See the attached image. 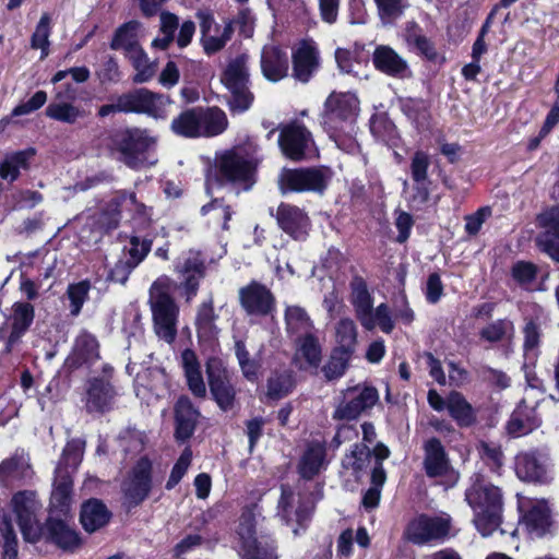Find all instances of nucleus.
Segmentation results:
<instances>
[{
    "mask_svg": "<svg viewBox=\"0 0 559 559\" xmlns=\"http://www.w3.org/2000/svg\"><path fill=\"white\" fill-rule=\"evenodd\" d=\"M465 500L474 511V524L483 536L491 535L501 523L502 495L499 487L476 476L465 491Z\"/></svg>",
    "mask_w": 559,
    "mask_h": 559,
    "instance_id": "f257e3e1",
    "label": "nucleus"
},
{
    "mask_svg": "<svg viewBox=\"0 0 559 559\" xmlns=\"http://www.w3.org/2000/svg\"><path fill=\"white\" fill-rule=\"evenodd\" d=\"M175 283L170 277L159 276L150 288L154 332L158 338L170 344L177 336L179 308L171 297Z\"/></svg>",
    "mask_w": 559,
    "mask_h": 559,
    "instance_id": "f03ea898",
    "label": "nucleus"
},
{
    "mask_svg": "<svg viewBox=\"0 0 559 559\" xmlns=\"http://www.w3.org/2000/svg\"><path fill=\"white\" fill-rule=\"evenodd\" d=\"M258 145L248 141L245 145L225 152L217 160L222 180L249 190L255 182V167L259 162Z\"/></svg>",
    "mask_w": 559,
    "mask_h": 559,
    "instance_id": "7ed1b4c3",
    "label": "nucleus"
},
{
    "mask_svg": "<svg viewBox=\"0 0 559 559\" xmlns=\"http://www.w3.org/2000/svg\"><path fill=\"white\" fill-rule=\"evenodd\" d=\"M112 144L120 153L121 162L130 168L139 169L155 165L157 162L152 154L157 138L146 129L133 128L117 132L112 138Z\"/></svg>",
    "mask_w": 559,
    "mask_h": 559,
    "instance_id": "20e7f679",
    "label": "nucleus"
},
{
    "mask_svg": "<svg viewBox=\"0 0 559 559\" xmlns=\"http://www.w3.org/2000/svg\"><path fill=\"white\" fill-rule=\"evenodd\" d=\"M333 173L328 167L283 169L278 187L283 194L288 192H314L322 194L328 188Z\"/></svg>",
    "mask_w": 559,
    "mask_h": 559,
    "instance_id": "39448f33",
    "label": "nucleus"
},
{
    "mask_svg": "<svg viewBox=\"0 0 559 559\" xmlns=\"http://www.w3.org/2000/svg\"><path fill=\"white\" fill-rule=\"evenodd\" d=\"M359 112V100L350 92H333L324 103L322 126L331 138L343 130L344 126L352 124Z\"/></svg>",
    "mask_w": 559,
    "mask_h": 559,
    "instance_id": "423d86ee",
    "label": "nucleus"
},
{
    "mask_svg": "<svg viewBox=\"0 0 559 559\" xmlns=\"http://www.w3.org/2000/svg\"><path fill=\"white\" fill-rule=\"evenodd\" d=\"M248 57L242 55L230 61L222 78L230 92L229 107L235 112H243L250 108L253 94L249 90Z\"/></svg>",
    "mask_w": 559,
    "mask_h": 559,
    "instance_id": "0eeeda50",
    "label": "nucleus"
},
{
    "mask_svg": "<svg viewBox=\"0 0 559 559\" xmlns=\"http://www.w3.org/2000/svg\"><path fill=\"white\" fill-rule=\"evenodd\" d=\"M12 509L23 538L27 543H36L44 534L38 514L41 504L34 491H20L11 500Z\"/></svg>",
    "mask_w": 559,
    "mask_h": 559,
    "instance_id": "6e6552de",
    "label": "nucleus"
},
{
    "mask_svg": "<svg viewBox=\"0 0 559 559\" xmlns=\"http://www.w3.org/2000/svg\"><path fill=\"white\" fill-rule=\"evenodd\" d=\"M514 469L522 481L548 485L555 479V467L549 454L544 450L520 452L515 456Z\"/></svg>",
    "mask_w": 559,
    "mask_h": 559,
    "instance_id": "1a4fd4ad",
    "label": "nucleus"
},
{
    "mask_svg": "<svg viewBox=\"0 0 559 559\" xmlns=\"http://www.w3.org/2000/svg\"><path fill=\"white\" fill-rule=\"evenodd\" d=\"M520 523L532 538L552 532L554 521L548 503L544 499L519 496Z\"/></svg>",
    "mask_w": 559,
    "mask_h": 559,
    "instance_id": "9d476101",
    "label": "nucleus"
},
{
    "mask_svg": "<svg viewBox=\"0 0 559 559\" xmlns=\"http://www.w3.org/2000/svg\"><path fill=\"white\" fill-rule=\"evenodd\" d=\"M128 112L143 114L156 120H165L170 114L173 100L164 94L147 88H139L122 95L120 103Z\"/></svg>",
    "mask_w": 559,
    "mask_h": 559,
    "instance_id": "9b49d317",
    "label": "nucleus"
},
{
    "mask_svg": "<svg viewBox=\"0 0 559 559\" xmlns=\"http://www.w3.org/2000/svg\"><path fill=\"white\" fill-rule=\"evenodd\" d=\"M241 542L240 554L243 559H278L274 540L255 537V515L248 510L241 514L238 527Z\"/></svg>",
    "mask_w": 559,
    "mask_h": 559,
    "instance_id": "f8f14e48",
    "label": "nucleus"
},
{
    "mask_svg": "<svg viewBox=\"0 0 559 559\" xmlns=\"http://www.w3.org/2000/svg\"><path fill=\"white\" fill-rule=\"evenodd\" d=\"M451 528V516L442 513L430 516L420 514L414 518L405 530V537L416 545L444 539Z\"/></svg>",
    "mask_w": 559,
    "mask_h": 559,
    "instance_id": "ddd939ff",
    "label": "nucleus"
},
{
    "mask_svg": "<svg viewBox=\"0 0 559 559\" xmlns=\"http://www.w3.org/2000/svg\"><path fill=\"white\" fill-rule=\"evenodd\" d=\"M343 396V401L334 412V418L337 419H355L379 400L378 391L367 385L349 386L344 391Z\"/></svg>",
    "mask_w": 559,
    "mask_h": 559,
    "instance_id": "4468645a",
    "label": "nucleus"
},
{
    "mask_svg": "<svg viewBox=\"0 0 559 559\" xmlns=\"http://www.w3.org/2000/svg\"><path fill=\"white\" fill-rule=\"evenodd\" d=\"M239 300L249 316L264 317L275 311V297L271 290L257 282L240 288Z\"/></svg>",
    "mask_w": 559,
    "mask_h": 559,
    "instance_id": "2eb2a0df",
    "label": "nucleus"
},
{
    "mask_svg": "<svg viewBox=\"0 0 559 559\" xmlns=\"http://www.w3.org/2000/svg\"><path fill=\"white\" fill-rule=\"evenodd\" d=\"M175 270L181 277V285L186 290L187 299L190 300L197 295L200 280L204 277V258L199 251L189 250L178 259Z\"/></svg>",
    "mask_w": 559,
    "mask_h": 559,
    "instance_id": "dca6fc26",
    "label": "nucleus"
},
{
    "mask_svg": "<svg viewBox=\"0 0 559 559\" xmlns=\"http://www.w3.org/2000/svg\"><path fill=\"white\" fill-rule=\"evenodd\" d=\"M278 144L285 156L299 160L305 157L313 141L306 127L292 122L281 129Z\"/></svg>",
    "mask_w": 559,
    "mask_h": 559,
    "instance_id": "f3484780",
    "label": "nucleus"
},
{
    "mask_svg": "<svg viewBox=\"0 0 559 559\" xmlns=\"http://www.w3.org/2000/svg\"><path fill=\"white\" fill-rule=\"evenodd\" d=\"M209 385L212 395L223 409H228L234 402L235 390L229 374L217 359H210L206 365Z\"/></svg>",
    "mask_w": 559,
    "mask_h": 559,
    "instance_id": "a211bd4d",
    "label": "nucleus"
},
{
    "mask_svg": "<svg viewBox=\"0 0 559 559\" xmlns=\"http://www.w3.org/2000/svg\"><path fill=\"white\" fill-rule=\"evenodd\" d=\"M275 217L283 231L296 240L306 239L310 228V219L304 210L289 203H281Z\"/></svg>",
    "mask_w": 559,
    "mask_h": 559,
    "instance_id": "6ab92c4d",
    "label": "nucleus"
},
{
    "mask_svg": "<svg viewBox=\"0 0 559 559\" xmlns=\"http://www.w3.org/2000/svg\"><path fill=\"white\" fill-rule=\"evenodd\" d=\"M538 223L544 228L536 239L542 251L559 262V205H555L538 216Z\"/></svg>",
    "mask_w": 559,
    "mask_h": 559,
    "instance_id": "aec40b11",
    "label": "nucleus"
},
{
    "mask_svg": "<svg viewBox=\"0 0 559 559\" xmlns=\"http://www.w3.org/2000/svg\"><path fill=\"white\" fill-rule=\"evenodd\" d=\"M201 40L206 53H215L224 48L231 38L233 26L230 23L218 25L210 14L199 13Z\"/></svg>",
    "mask_w": 559,
    "mask_h": 559,
    "instance_id": "412c9836",
    "label": "nucleus"
},
{
    "mask_svg": "<svg viewBox=\"0 0 559 559\" xmlns=\"http://www.w3.org/2000/svg\"><path fill=\"white\" fill-rule=\"evenodd\" d=\"M150 489L151 464L147 460H141L123 484L124 498L130 506H138L147 497Z\"/></svg>",
    "mask_w": 559,
    "mask_h": 559,
    "instance_id": "4be33fe9",
    "label": "nucleus"
},
{
    "mask_svg": "<svg viewBox=\"0 0 559 559\" xmlns=\"http://www.w3.org/2000/svg\"><path fill=\"white\" fill-rule=\"evenodd\" d=\"M319 67V51L313 41H301L293 52V75L307 83Z\"/></svg>",
    "mask_w": 559,
    "mask_h": 559,
    "instance_id": "5701e85b",
    "label": "nucleus"
},
{
    "mask_svg": "<svg viewBox=\"0 0 559 559\" xmlns=\"http://www.w3.org/2000/svg\"><path fill=\"white\" fill-rule=\"evenodd\" d=\"M116 395L109 380L94 378L87 386L85 407L90 413H105L112 408Z\"/></svg>",
    "mask_w": 559,
    "mask_h": 559,
    "instance_id": "b1692460",
    "label": "nucleus"
},
{
    "mask_svg": "<svg viewBox=\"0 0 559 559\" xmlns=\"http://www.w3.org/2000/svg\"><path fill=\"white\" fill-rule=\"evenodd\" d=\"M294 362L301 370L317 369L322 359V348L317 336V331L294 338Z\"/></svg>",
    "mask_w": 559,
    "mask_h": 559,
    "instance_id": "393cba45",
    "label": "nucleus"
},
{
    "mask_svg": "<svg viewBox=\"0 0 559 559\" xmlns=\"http://www.w3.org/2000/svg\"><path fill=\"white\" fill-rule=\"evenodd\" d=\"M372 62L377 70L390 76L402 79L409 74L407 61L390 46H378L372 53Z\"/></svg>",
    "mask_w": 559,
    "mask_h": 559,
    "instance_id": "a878e982",
    "label": "nucleus"
},
{
    "mask_svg": "<svg viewBox=\"0 0 559 559\" xmlns=\"http://www.w3.org/2000/svg\"><path fill=\"white\" fill-rule=\"evenodd\" d=\"M349 287V301L354 307L357 320L361 326H370L369 312L373 308V297L368 289L366 281L361 276L356 275L352 278Z\"/></svg>",
    "mask_w": 559,
    "mask_h": 559,
    "instance_id": "bb28decb",
    "label": "nucleus"
},
{
    "mask_svg": "<svg viewBox=\"0 0 559 559\" xmlns=\"http://www.w3.org/2000/svg\"><path fill=\"white\" fill-rule=\"evenodd\" d=\"M424 468L428 477H441L451 471L444 447L437 438L427 440L424 444Z\"/></svg>",
    "mask_w": 559,
    "mask_h": 559,
    "instance_id": "cd10ccee",
    "label": "nucleus"
},
{
    "mask_svg": "<svg viewBox=\"0 0 559 559\" xmlns=\"http://www.w3.org/2000/svg\"><path fill=\"white\" fill-rule=\"evenodd\" d=\"M261 71L271 82H278L288 73V58L278 47L266 45L261 52Z\"/></svg>",
    "mask_w": 559,
    "mask_h": 559,
    "instance_id": "c85d7f7f",
    "label": "nucleus"
},
{
    "mask_svg": "<svg viewBox=\"0 0 559 559\" xmlns=\"http://www.w3.org/2000/svg\"><path fill=\"white\" fill-rule=\"evenodd\" d=\"M35 317L34 307L28 302H15L12 306L11 333L8 337L5 350L10 353L12 347L25 334Z\"/></svg>",
    "mask_w": 559,
    "mask_h": 559,
    "instance_id": "c756f323",
    "label": "nucleus"
},
{
    "mask_svg": "<svg viewBox=\"0 0 559 559\" xmlns=\"http://www.w3.org/2000/svg\"><path fill=\"white\" fill-rule=\"evenodd\" d=\"M326 450L323 442L311 441L308 443L298 464V471L302 478L311 479L326 466Z\"/></svg>",
    "mask_w": 559,
    "mask_h": 559,
    "instance_id": "7c9ffc66",
    "label": "nucleus"
},
{
    "mask_svg": "<svg viewBox=\"0 0 559 559\" xmlns=\"http://www.w3.org/2000/svg\"><path fill=\"white\" fill-rule=\"evenodd\" d=\"M284 321L286 333L293 340L317 331L307 310L298 305L285 307Z\"/></svg>",
    "mask_w": 559,
    "mask_h": 559,
    "instance_id": "2f4dec72",
    "label": "nucleus"
},
{
    "mask_svg": "<svg viewBox=\"0 0 559 559\" xmlns=\"http://www.w3.org/2000/svg\"><path fill=\"white\" fill-rule=\"evenodd\" d=\"M32 475L29 457L23 450H17L0 464V481L4 485H9L13 480L31 478Z\"/></svg>",
    "mask_w": 559,
    "mask_h": 559,
    "instance_id": "473e14b6",
    "label": "nucleus"
},
{
    "mask_svg": "<svg viewBox=\"0 0 559 559\" xmlns=\"http://www.w3.org/2000/svg\"><path fill=\"white\" fill-rule=\"evenodd\" d=\"M45 528L48 538L60 548L73 549L79 545V536L64 516L49 515Z\"/></svg>",
    "mask_w": 559,
    "mask_h": 559,
    "instance_id": "72a5a7b5",
    "label": "nucleus"
},
{
    "mask_svg": "<svg viewBox=\"0 0 559 559\" xmlns=\"http://www.w3.org/2000/svg\"><path fill=\"white\" fill-rule=\"evenodd\" d=\"M430 159L428 154L423 151H417L411 160V176L416 186L417 193L414 195L413 201L425 203L429 198V180L428 168Z\"/></svg>",
    "mask_w": 559,
    "mask_h": 559,
    "instance_id": "f704fd0d",
    "label": "nucleus"
},
{
    "mask_svg": "<svg viewBox=\"0 0 559 559\" xmlns=\"http://www.w3.org/2000/svg\"><path fill=\"white\" fill-rule=\"evenodd\" d=\"M181 367L191 393L197 397H204L206 394V385L203 379L201 365L193 350L185 349L181 353Z\"/></svg>",
    "mask_w": 559,
    "mask_h": 559,
    "instance_id": "c9c22d12",
    "label": "nucleus"
},
{
    "mask_svg": "<svg viewBox=\"0 0 559 559\" xmlns=\"http://www.w3.org/2000/svg\"><path fill=\"white\" fill-rule=\"evenodd\" d=\"M110 518V511L98 499H90L82 506L80 521L84 530L88 533L96 532L104 527L109 522Z\"/></svg>",
    "mask_w": 559,
    "mask_h": 559,
    "instance_id": "e433bc0d",
    "label": "nucleus"
},
{
    "mask_svg": "<svg viewBox=\"0 0 559 559\" xmlns=\"http://www.w3.org/2000/svg\"><path fill=\"white\" fill-rule=\"evenodd\" d=\"M71 492L72 479L70 476H58L50 497V515L68 518L72 503Z\"/></svg>",
    "mask_w": 559,
    "mask_h": 559,
    "instance_id": "4c0bfd02",
    "label": "nucleus"
},
{
    "mask_svg": "<svg viewBox=\"0 0 559 559\" xmlns=\"http://www.w3.org/2000/svg\"><path fill=\"white\" fill-rule=\"evenodd\" d=\"M176 413V438L178 440H187L194 431L195 423L199 416L198 411L193 407L191 401L181 396L175 406Z\"/></svg>",
    "mask_w": 559,
    "mask_h": 559,
    "instance_id": "58836bf2",
    "label": "nucleus"
},
{
    "mask_svg": "<svg viewBox=\"0 0 559 559\" xmlns=\"http://www.w3.org/2000/svg\"><path fill=\"white\" fill-rule=\"evenodd\" d=\"M217 314L214 311L213 299L202 302L198 309L195 326L199 340L213 342L217 338L219 329L216 325Z\"/></svg>",
    "mask_w": 559,
    "mask_h": 559,
    "instance_id": "ea45409f",
    "label": "nucleus"
},
{
    "mask_svg": "<svg viewBox=\"0 0 559 559\" xmlns=\"http://www.w3.org/2000/svg\"><path fill=\"white\" fill-rule=\"evenodd\" d=\"M98 343L95 336L82 332L74 342L73 350L69 357L72 366L79 367L83 364H91L98 358Z\"/></svg>",
    "mask_w": 559,
    "mask_h": 559,
    "instance_id": "a19ab883",
    "label": "nucleus"
},
{
    "mask_svg": "<svg viewBox=\"0 0 559 559\" xmlns=\"http://www.w3.org/2000/svg\"><path fill=\"white\" fill-rule=\"evenodd\" d=\"M336 349L356 352L358 344V329L355 321L348 317L341 318L333 328Z\"/></svg>",
    "mask_w": 559,
    "mask_h": 559,
    "instance_id": "79ce46f5",
    "label": "nucleus"
},
{
    "mask_svg": "<svg viewBox=\"0 0 559 559\" xmlns=\"http://www.w3.org/2000/svg\"><path fill=\"white\" fill-rule=\"evenodd\" d=\"M34 155L35 151L33 148L8 154L0 165V177L10 181L15 180L20 171L28 167Z\"/></svg>",
    "mask_w": 559,
    "mask_h": 559,
    "instance_id": "37998d69",
    "label": "nucleus"
},
{
    "mask_svg": "<svg viewBox=\"0 0 559 559\" xmlns=\"http://www.w3.org/2000/svg\"><path fill=\"white\" fill-rule=\"evenodd\" d=\"M170 129L174 133L186 138L202 136L199 108L181 112L171 121Z\"/></svg>",
    "mask_w": 559,
    "mask_h": 559,
    "instance_id": "c03bdc74",
    "label": "nucleus"
},
{
    "mask_svg": "<svg viewBox=\"0 0 559 559\" xmlns=\"http://www.w3.org/2000/svg\"><path fill=\"white\" fill-rule=\"evenodd\" d=\"M140 23L136 21H130L122 24L115 33L111 40L110 48L114 50H123L126 55L140 48L138 44V29Z\"/></svg>",
    "mask_w": 559,
    "mask_h": 559,
    "instance_id": "a18cd8bd",
    "label": "nucleus"
},
{
    "mask_svg": "<svg viewBox=\"0 0 559 559\" xmlns=\"http://www.w3.org/2000/svg\"><path fill=\"white\" fill-rule=\"evenodd\" d=\"M447 409L451 417L461 426H471L475 414L471 404L459 392H451L447 397Z\"/></svg>",
    "mask_w": 559,
    "mask_h": 559,
    "instance_id": "49530a36",
    "label": "nucleus"
},
{
    "mask_svg": "<svg viewBox=\"0 0 559 559\" xmlns=\"http://www.w3.org/2000/svg\"><path fill=\"white\" fill-rule=\"evenodd\" d=\"M199 110L202 136L217 135L226 129L227 117L223 110L215 107Z\"/></svg>",
    "mask_w": 559,
    "mask_h": 559,
    "instance_id": "de8ad7c7",
    "label": "nucleus"
},
{
    "mask_svg": "<svg viewBox=\"0 0 559 559\" xmlns=\"http://www.w3.org/2000/svg\"><path fill=\"white\" fill-rule=\"evenodd\" d=\"M355 353L333 348L322 372L328 380H336L343 377L349 367Z\"/></svg>",
    "mask_w": 559,
    "mask_h": 559,
    "instance_id": "09e8293b",
    "label": "nucleus"
},
{
    "mask_svg": "<svg viewBox=\"0 0 559 559\" xmlns=\"http://www.w3.org/2000/svg\"><path fill=\"white\" fill-rule=\"evenodd\" d=\"M514 335L513 322L508 319H499L490 322L479 331V336L488 343H498L512 338Z\"/></svg>",
    "mask_w": 559,
    "mask_h": 559,
    "instance_id": "8fccbe9b",
    "label": "nucleus"
},
{
    "mask_svg": "<svg viewBox=\"0 0 559 559\" xmlns=\"http://www.w3.org/2000/svg\"><path fill=\"white\" fill-rule=\"evenodd\" d=\"M46 116L50 119L73 124L83 118L84 111L68 102H51L46 108Z\"/></svg>",
    "mask_w": 559,
    "mask_h": 559,
    "instance_id": "3c124183",
    "label": "nucleus"
},
{
    "mask_svg": "<svg viewBox=\"0 0 559 559\" xmlns=\"http://www.w3.org/2000/svg\"><path fill=\"white\" fill-rule=\"evenodd\" d=\"M343 465L352 469L356 477L372 465V453L367 445L355 444L354 449L343 460Z\"/></svg>",
    "mask_w": 559,
    "mask_h": 559,
    "instance_id": "603ef678",
    "label": "nucleus"
},
{
    "mask_svg": "<svg viewBox=\"0 0 559 559\" xmlns=\"http://www.w3.org/2000/svg\"><path fill=\"white\" fill-rule=\"evenodd\" d=\"M127 57L130 59L136 71L133 78L134 82L144 83L154 76L156 71L155 64L148 60L146 53L141 47L132 50V52L128 53Z\"/></svg>",
    "mask_w": 559,
    "mask_h": 559,
    "instance_id": "864d4df0",
    "label": "nucleus"
},
{
    "mask_svg": "<svg viewBox=\"0 0 559 559\" xmlns=\"http://www.w3.org/2000/svg\"><path fill=\"white\" fill-rule=\"evenodd\" d=\"M51 33V17L48 13H44L36 25L35 32L31 38V46L34 49L41 50V59L49 55V36Z\"/></svg>",
    "mask_w": 559,
    "mask_h": 559,
    "instance_id": "5fc2aeb1",
    "label": "nucleus"
},
{
    "mask_svg": "<svg viewBox=\"0 0 559 559\" xmlns=\"http://www.w3.org/2000/svg\"><path fill=\"white\" fill-rule=\"evenodd\" d=\"M382 23L390 24L401 17L407 8V0H373Z\"/></svg>",
    "mask_w": 559,
    "mask_h": 559,
    "instance_id": "6e6d98bb",
    "label": "nucleus"
},
{
    "mask_svg": "<svg viewBox=\"0 0 559 559\" xmlns=\"http://www.w3.org/2000/svg\"><path fill=\"white\" fill-rule=\"evenodd\" d=\"M369 318L371 320L370 326H362L367 331H372L378 326L383 333L390 334L394 329V320L390 307L384 302L372 308L369 312Z\"/></svg>",
    "mask_w": 559,
    "mask_h": 559,
    "instance_id": "4d7b16f0",
    "label": "nucleus"
},
{
    "mask_svg": "<svg viewBox=\"0 0 559 559\" xmlns=\"http://www.w3.org/2000/svg\"><path fill=\"white\" fill-rule=\"evenodd\" d=\"M0 532L3 538L2 559L17 558V537L10 518L4 515L0 524Z\"/></svg>",
    "mask_w": 559,
    "mask_h": 559,
    "instance_id": "13d9d810",
    "label": "nucleus"
},
{
    "mask_svg": "<svg viewBox=\"0 0 559 559\" xmlns=\"http://www.w3.org/2000/svg\"><path fill=\"white\" fill-rule=\"evenodd\" d=\"M294 386V380L290 372L274 373L267 381V396L278 400L287 395Z\"/></svg>",
    "mask_w": 559,
    "mask_h": 559,
    "instance_id": "bf43d9fd",
    "label": "nucleus"
},
{
    "mask_svg": "<svg viewBox=\"0 0 559 559\" xmlns=\"http://www.w3.org/2000/svg\"><path fill=\"white\" fill-rule=\"evenodd\" d=\"M117 199L121 210L134 213L143 223L150 219L151 209L139 202L134 192L121 191Z\"/></svg>",
    "mask_w": 559,
    "mask_h": 559,
    "instance_id": "052dcab7",
    "label": "nucleus"
},
{
    "mask_svg": "<svg viewBox=\"0 0 559 559\" xmlns=\"http://www.w3.org/2000/svg\"><path fill=\"white\" fill-rule=\"evenodd\" d=\"M479 453L481 459L492 471H499L504 464V454L496 442L481 441L479 443Z\"/></svg>",
    "mask_w": 559,
    "mask_h": 559,
    "instance_id": "680f3d73",
    "label": "nucleus"
},
{
    "mask_svg": "<svg viewBox=\"0 0 559 559\" xmlns=\"http://www.w3.org/2000/svg\"><path fill=\"white\" fill-rule=\"evenodd\" d=\"M295 495L288 487L282 486V495L278 500L277 514L288 524L293 519L292 514L295 513L298 522H301L302 515L299 511L295 510Z\"/></svg>",
    "mask_w": 559,
    "mask_h": 559,
    "instance_id": "e2e57ef3",
    "label": "nucleus"
},
{
    "mask_svg": "<svg viewBox=\"0 0 559 559\" xmlns=\"http://www.w3.org/2000/svg\"><path fill=\"white\" fill-rule=\"evenodd\" d=\"M91 285L87 281L71 284L67 294L71 302V314L78 316L88 297Z\"/></svg>",
    "mask_w": 559,
    "mask_h": 559,
    "instance_id": "0e129e2a",
    "label": "nucleus"
},
{
    "mask_svg": "<svg viewBox=\"0 0 559 559\" xmlns=\"http://www.w3.org/2000/svg\"><path fill=\"white\" fill-rule=\"evenodd\" d=\"M536 419L523 418L520 411H515L507 425L508 433L514 438L530 433L533 429L538 427Z\"/></svg>",
    "mask_w": 559,
    "mask_h": 559,
    "instance_id": "69168bd1",
    "label": "nucleus"
},
{
    "mask_svg": "<svg viewBox=\"0 0 559 559\" xmlns=\"http://www.w3.org/2000/svg\"><path fill=\"white\" fill-rule=\"evenodd\" d=\"M191 461L192 451L190 448H186L171 469L170 476L166 483V489L170 490L179 484L190 467Z\"/></svg>",
    "mask_w": 559,
    "mask_h": 559,
    "instance_id": "338daca9",
    "label": "nucleus"
},
{
    "mask_svg": "<svg viewBox=\"0 0 559 559\" xmlns=\"http://www.w3.org/2000/svg\"><path fill=\"white\" fill-rule=\"evenodd\" d=\"M84 444L81 439H73L67 443L62 454V462L67 467L75 469L79 466L83 457Z\"/></svg>",
    "mask_w": 559,
    "mask_h": 559,
    "instance_id": "774afa93",
    "label": "nucleus"
}]
</instances>
